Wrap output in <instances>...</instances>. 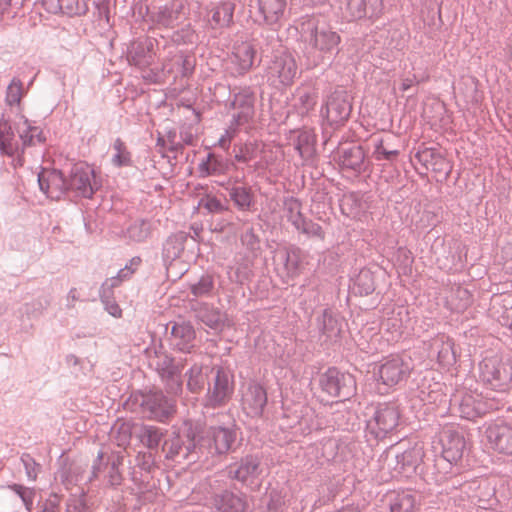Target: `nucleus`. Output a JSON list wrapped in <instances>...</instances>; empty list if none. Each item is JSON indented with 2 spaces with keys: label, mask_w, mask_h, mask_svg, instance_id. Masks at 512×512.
<instances>
[{
  "label": "nucleus",
  "mask_w": 512,
  "mask_h": 512,
  "mask_svg": "<svg viewBox=\"0 0 512 512\" xmlns=\"http://www.w3.org/2000/svg\"><path fill=\"white\" fill-rule=\"evenodd\" d=\"M301 38L304 43V56L312 66L319 65L325 59L331 60L338 52L341 41L337 32L315 18L302 23Z\"/></svg>",
  "instance_id": "obj_1"
},
{
  "label": "nucleus",
  "mask_w": 512,
  "mask_h": 512,
  "mask_svg": "<svg viewBox=\"0 0 512 512\" xmlns=\"http://www.w3.org/2000/svg\"><path fill=\"white\" fill-rule=\"evenodd\" d=\"M198 425L192 423H184L178 432L173 434L164 441L162 450L166 459L176 463L184 460L195 462L200 458L198 450Z\"/></svg>",
  "instance_id": "obj_2"
},
{
  "label": "nucleus",
  "mask_w": 512,
  "mask_h": 512,
  "mask_svg": "<svg viewBox=\"0 0 512 512\" xmlns=\"http://www.w3.org/2000/svg\"><path fill=\"white\" fill-rule=\"evenodd\" d=\"M237 433L233 427L210 426L200 432L198 429V450L200 457L226 455L232 451Z\"/></svg>",
  "instance_id": "obj_3"
},
{
  "label": "nucleus",
  "mask_w": 512,
  "mask_h": 512,
  "mask_svg": "<svg viewBox=\"0 0 512 512\" xmlns=\"http://www.w3.org/2000/svg\"><path fill=\"white\" fill-rule=\"evenodd\" d=\"M265 73L270 85L280 88L292 85L299 74V69L294 55L284 49L273 53Z\"/></svg>",
  "instance_id": "obj_4"
},
{
  "label": "nucleus",
  "mask_w": 512,
  "mask_h": 512,
  "mask_svg": "<svg viewBox=\"0 0 512 512\" xmlns=\"http://www.w3.org/2000/svg\"><path fill=\"white\" fill-rule=\"evenodd\" d=\"M480 379L490 389L505 391L512 381V361L486 357L479 364Z\"/></svg>",
  "instance_id": "obj_5"
},
{
  "label": "nucleus",
  "mask_w": 512,
  "mask_h": 512,
  "mask_svg": "<svg viewBox=\"0 0 512 512\" xmlns=\"http://www.w3.org/2000/svg\"><path fill=\"white\" fill-rule=\"evenodd\" d=\"M319 386L327 395L342 401L350 399L356 393L354 376L335 367L328 368L319 376Z\"/></svg>",
  "instance_id": "obj_6"
},
{
  "label": "nucleus",
  "mask_w": 512,
  "mask_h": 512,
  "mask_svg": "<svg viewBox=\"0 0 512 512\" xmlns=\"http://www.w3.org/2000/svg\"><path fill=\"white\" fill-rule=\"evenodd\" d=\"M233 391V375L221 367L213 368L205 396V406L212 408L224 406L231 399Z\"/></svg>",
  "instance_id": "obj_7"
},
{
  "label": "nucleus",
  "mask_w": 512,
  "mask_h": 512,
  "mask_svg": "<svg viewBox=\"0 0 512 512\" xmlns=\"http://www.w3.org/2000/svg\"><path fill=\"white\" fill-rule=\"evenodd\" d=\"M400 413L398 407L392 403L378 405L373 415L367 420L368 432L376 439L385 438L398 426Z\"/></svg>",
  "instance_id": "obj_8"
},
{
  "label": "nucleus",
  "mask_w": 512,
  "mask_h": 512,
  "mask_svg": "<svg viewBox=\"0 0 512 512\" xmlns=\"http://www.w3.org/2000/svg\"><path fill=\"white\" fill-rule=\"evenodd\" d=\"M67 178L69 192L79 197L90 199L100 188L94 170L85 163L73 165Z\"/></svg>",
  "instance_id": "obj_9"
},
{
  "label": "nucleus",
  "mask_w": 512,
  "mask_h": 512,
  "mask_svg": "<svg viewBox=\"0 0 512 512\" xmlns=\"http://www.w3.org/2000/svg\"><path fill=\"white\" fill-rule=\"evenodd\" d=\"M133 404H139L143 417L163 422L174 412V405L162 393H151L135 397Z\"/></svg>",
  "instance_id": "obj_10"
},
{
  "label": "nucleus",
  "mask_w": 512,
  "mask_h": 512,
  "mask_svg": "<svg viewBox=\"0 0 512 512\" xmlns=\"http://www.w3.org/2000/svg\"><path fill=\"white\" fill-rule=\"evenodd\" d=\"M352 110L350 97L344 90H336L329 95L321 109L330 126H338L348 120Z\"/></svg>",
  "instance_id": "obj_11"
},
{
  "label": "nucleus",
  "mask_w": 512,
  "mask_h": 512,
  "mask_svg": "<svg viewBox=\"0 0 512 512\" xmlns=\"http://www.w3.org/2000/svg\"><path fill=\"white\" fill-rule=\"evenodd\" d=\"M15 127H13L4 114L0 117V154L11 160L14 168L23 167L26 158L20 149V142L15 136Z\"/></svg>",
  "instance_id": "obj_12"
},
{
  "label": "nucleus",
  "mask_w": 512,
  "mask_h": 512,
  "mask_svg": "<svg viewBox=\"0 0 512 512\" xmlns=\"http://www.w3.org/2000/svg\"><path fill=\"white\" fill-rule=\"evenodd\" d=\"M441 454L444 460L457 463L463 456L466 447L465 438L459 429L453 425L444 426L438 436Z\"/></svg>",
  "instance_id": "obj_13"
},
{
  "label": "nucleus",
  "mask_w": 512,
  "mask_h": 512,
  "mask_svg": "<svg viewBox=\"0 0 512 512\" xmlns=\"http://www.w3.org/2000/svg\"><path fill=\"white\" fill-rule=\"evenodd\" d=\"M262 472L260 460L255 455H246L240 461L227 467L228 477L246 486H251L259 481Z\"/></svg>",
  "instance_id": "obj_14"
},
{
  "label": "nucleus",
  "mask_w": 512,
  "mask_h": 512,
  "mask_svg": "<svg viewBox=\"0 0 512 512\" xmlns=\"http://www.w3.org/2000/svg\"><path fill=\"white\" fill-rule=\"evenodd\" d=\"M120 463L119 457L107 458L105 460L103 453L100 451L93 462L91 475L88 480L91 482L103 478L107 485L111 487L120 485L122 482V475L119 471Z\"/></svg>",
  "instance_id": "obj_15"
},
{
  "label": "nucleus",
  "mask_w": 512,
  "mask_h": 512,
  "mask_svg": "<svg viewBox=\"0 0 512 512\" xmlns=\"http://www.w3.org/2000/svg\"><path fill=\"white\" fill-rule=\"evenodd\" d=\"M155 369L165 383L168 393L177 395L182 390V369L166 354L156 355Z\"/></svg>",
  "instance_id": "obj_16"
},
{
  "label": "nucleus",
  "mask_w": 512,
  "mask_h": 512,
  "mask_svg": "<svg viewBox=\"0 0 512 512\" xmlns=\"http://www.w3.org/2000/svg\"><path fill=\"white\" fill-rule=\"evenodd\" d=\"M255 93L251 87H243L234 93L231 107L236 110L233 114L232 126H241L248 123L254 116Z\"/></svg>",
  "instance_id": "obj_17"
},
{
  "label": "nucleus",
  "mask_w": 512,
  "mask_h": 512,
  "mask_svg": "<svg viewBox=\"0 0 512 512\" xmlns=\"http://www.w3.org/2000/svg\"><path fill=\"white\" fill-rule=\"evenodd\" d=\"M38 184L40 190L52 200H59L69 192L68 178L56 169H43L38 174Z\"/></svg>",
  "instance_id": "obj_18"
},
{
  "label": "nucleus",
  "mask_w": 512,
  "mask_h": 512,
  "mask_svg": "<svg viewBox=\"0 0 512 512\" xmlns=\"http://www.w3.org/2000/svg\"><path fill=\"white\" fill-rule=\"evenodd\" d=\"M411 371L409 362L399 356L387 358L379 367V377L388 387L395 386L406 380Z\"/></svg>",
  "instance_id": "obj_19"
},
{
  "label": "nucleus",
  "mask_w": 512,
  "mask_h": 512,
  "mask_svg": "<svg viewBox=\"0 0 512 512\" xmlns=\"http://www.w3.org/2000/svg\"><path fill=\"white\" fill-rule=\"evenodd\" d=\"M212 512H247L248 498L245 493L223 490L211 498Z\"/></svg>",
  "instance_id": "obj_20"
},
{
  "label": "nucleus",
  "mask_w": 512,
  "mask_h": 512,
  "mask_svg": "<svg viewBox=\"0 0 512 512\" xmlns=\"http://www.w3.org/2000/svg\"><path fill=\"white\" fill-rule=\"evenodd\" d=\"M457 408L459 416L467 420H474L492 409V404H488L478 393H465L460 399L455 397L452 400Z\"/></svg>",
  "instance_id": "obj_21"
},
{
  "label": "nucleus",
  "mask_w": 512,
  "mask_h": 512,
  "mask_svg": "<svg viewBox=\"0 0 512 512\" xmlns=\"http://www.w3.org/2000/svg\"><path fill=\"white\" fill-rule=\"evenodd\" d=\"M486 437L493 449L501 454L512 456V424L495 422L486 428Z\"/></svg>",
  "instance_id": "obj_22"
},
{
  "label": "nucleus",
  "mask_w": 512,
  "mask_h": 512,
  "mask_svg": "<svg viewBox=\"0 0 512 512\" xmlns=\"http://www.w3.org/2000/svg\"><path fill=\"white\" fill-rule=\"evenodd\" d=\"M195 239L187 232L178 231L168 236L162 244V261L168 270L174 261L184 252L187 241Z\"/></svg>",
  "instance_id": "obj_23"
},
{
  "label": "nucleus",
  "mask_w": 512,
  "mask_h": 512,
  "mask_svg": "<svg viewBox=\"0 0 512 512\" xmlns=\"http://www.w3.org/2000/svg\"><path fill=\"white\" fill-rule=\"evenodd\" d=\"M192 310L197 320L214 332H221L224 329L227 316L219 308L200 302L193 305Z\"/></svg>",
  "instance_id": "obj_24"
},
{
  "label": "nucleus",
  "mask_w": 512,
  "mask_h": 512,
  "mask_svg": "<svg viewBox=\"0 0 512 512\" xmlns=\"http://www.w3.org/2000/svg\"><path fill=\"white\" fill-rule=\"evenodd\" d=\"M346 12L349 20L377 19L383 12V0H347Z\"/></svg>",
  "instance_id": "obj_25"
},
{
  "label": "nucleus",
  "mask_w": 512,
  "mask_h": 512,
  "mask_svg": "<svg viewBox=\"0 0 512 512\" xmlns=\"http://www.w3.org/2000/svg\"><path fill=\"white\" fill-rule=\"evenodd\" d=\"M15 130L20 140V149L23 151L25 157L27 149L37 144H43L46 141L42 129L35 126L25 116L20 117V121L15 124Z\"/></svg>",
  "instance_id": "obj_26"
},
{
  "label": "nucleus",
  "mask_w": 512,
  "mask_h": 512,
  "mask_svg": "<svg viewBox=\"0 0 512 512\" xmlns=\"http://www.w3.org/2000/svg\"><path fill=\"white\" fill-rule=\"evenodd\" d=\"M267 403V393L262 385L250 382L242 394V406L248 415L259 416Z\"/></svg>",
  "instance_id": "obj_27"
},
{
  "label": "nucleus",
  "mask_w": 512,
  "mask_h": 512,
  "mask_svg": "<svg viewBox=\"0 0 512 512\" xmlns=\"http://www.w3.org/2000/svg\"><path fill=\"white\" fill-rule=\"evenodd\" d=\"M196 333L193 325L187 321H178L171 328V345L178 351L191 353L195 346Z\"/></svg>",
  "instance_id": "obj_28"
},
{
  "label": "nucleus",
  "mask_w": 512,
  "mask_h": 512,
  "mask_svg": "<svg viewBox=\"0 0 512 512\" xmlns=\"http://www.w3.org/2000/svg\"><path fill=\"white\" fill-rule=\"evenodd\" d=\"M430 354L437 356V361L442 367H450L456 363L454 342L445 334H439L431 340Z\"/></svg>",
  "instance_id": "obj_29"
},
{
  "label": "nucleus",
  "mask_w": 512,
  "mask_h": 512,
  "mask_svg": "<svg viewBox=\"0 0 512 512\" xmlns=\"http://www.w3.org/2000/svg\"><path fill=\"white\" fill-rule=\"evenodd\" d=\"M424 456L422 447L415 445L407 450L395 454L396 465L394 469L406 477L416 472Z\"/></svg>",
  "instance_id": "obj_30"
},
{
  "label": "nucleus",
  "mask_w": 512,
  "mask_h": 512,
  "mask_svg": "<svg viewBox=\"0 0 512 512\" xmlns=\"http://www.w3.org/2000/svg\"><path fill=\"white\" fill-rule=\"evenodd\" d=\"M235 3L222 0L213 3L209 12L208 22L213 29L228 28L233 23Z\"/></svg>",
  "instance_id": "obj_31"
},
{
  "label": "nucleus",
  "mask_w": 512,
  "mask_h": 512,
  "mask_svg": "<svg viewBox=\"0 0 512 512\" xmlns=\"http://www.w3.org/2000/svg\"><path fill=\"white\" fill-rule=\"evenodd\" d=\"M182 9L179 3L166 4L152 12L151 19L159 27L173 29L180 23Z\"/></svg>",
  "instance_id": "obj_32"
},
{
  "label": "nucleus",
  "mask_w": 512,
  "mask_h": 512,
  "mask_svg": "<svg viewBox=\"0 0 512 512\" xmlns=\"http://www.w3.org/2000/svg\"><path fill=\"white\" fill-rule=\"evenodd\" d=\"M152 48L153 43L148 39L132 42L128 48V62L140 69L148 67L153 61Z\"/></svg>",
  "instance_id": "obj_33"
},
{
  "label": "nucleus",
  "mask_w": 512,
  "mask_h": 512,
  "mask_svg": "<svg viewBox=\"0 0 512 512\" xmlns=\"http://www.w3.org/2000/svg\"><path fill=\"white\" fill-rule=\"evenodd\" d=\"M317 327L326 341L336 340L342 331V320L340 316L331 309L326 308L322 314L317 317Z\"/></svg>",
  "instance_id": "obj_34"
},
{
  "label": "nucleus",
  "mask_w": 512,
  "mask_h": 512,
  "mask_svg": "<svg viewBox=\"0 0 512 512\" xmlns=\"http://www.w3.org/2000/svg\"><path fill=\"white\" fill-rule=\"evenodd\" d=\"M420 496L411 490L393 491L388 495L391 512H413Z\"/></svg>",
  "instance_id": "obj_35"
},
{
  "label": "nucleus",
  "mask_w": 512,
  "mask_h": 512,
  "mask_svg": "<svg viewBox=\"0 0 512 512\" xmlns=\"http://www.w3.org/2000/svg\"><path fill=\"white\" fill-rule=\"evenodd\" d=\"M255 49L252 44L242 42L233 48L231 62L234 64L237 73L243 75L248 72L254 62Z\"/></svg>",
  "instance_id": "obj_36"
},
{
  "label": "nucleus",
  "mask_w": 512,
  "mask_h": 512,
  "mask_svg": "<svg viewBox=\"0 0 512 512\" xmlns=\"http://www.w3.org/2000/svg\"><path fill=\"white\" fill-rule=\"evenodd\" d=\"M150 233V222L139 218L130 222L125 229L118 233V236L128 243H142L148 239Z\"/></svg>",
  "instance_id": "obj_37"
},
{
  "label": "nucleus",
  "mask_w": 512,
  "mask_h": 512,
  "mask_svg": "<svg viewBox=\"0 0 512 512\" xmlns=\"http://www.w3.org/2000/svg\"><path fill=\"white\" fill-rule=\"evenodd\" d=\"M286 0H258V10L268 25L277 24L284 16Z\"/></svg>",
  "instance_id": "obj_38"
},
{
  "label": "nucleus",
  "mask_w": 512,
  "mask_h": 512,
  "mask_svg": "<svg viewBox=\"0 0 512 512\" xmlns=\"http://www.w3.org/2000/svg\"><path fill=\"white\" fill-rule=\"evenodd\" d=\"M365 153L361 146H353L343 150L340 163L343 169H349L356 173L364 171Z\"/></svg>",
  "instance_id": "obj_39"
},
{
  "label": "nucleus",
  "mask_w": 512,
  "mask_h": 512,
  "mask_svg": "<svg viewBox=\"0 0 512 512\" xmlns=\"http://www.w3.org/2000/svg\"><path fill=\"white\" fill-rule=\"evenodd\" d=\"M227 191L238 210L243 212L251 210L254 205V194L251 187L234 185L227 188Z\"/></svg>",
  "instance_id": "obj_40"
},
{
  "label": "nucleus",
  "mask_w": 512,
  "mask_h": 512,
  "mask_svg": "<svg viewBox=\"0 0 512 512\" xmlns=\"http://www.w3.org/2000/svg\"><path fill=\"white\" fill-rule=\"evenodd\" d=\"M350 290L352 293L359 296H367L373 293L375 290L373 273L369 269H361L352 279Z\"/></svg>",
  "instance_id": "obj_41"
},
{
  "label": "nucleus",
  "mask_w": 512,
  "mask_h": 512,
  "mask_svg": "<svg viewBox=\"0 0 512 512\" xmlns=\"http://www.w3.org/2000/svg\"><path fill=\"white\" fill-rule=\"evenodd\" d=\"M340 208L343 214L350 218H359L367 209L361 195L358 193L345 194L340 201Z\"/></svg>",
  "instance_id": "obj_42"
},
{
  "label": "nucleus",
  "mask_w": 512,
  "mask_h": 512,
  "mask_svg": "<svg viewBox=\"0 0 512 512\" xmlns=\"http://www.w3.org/2000/svg\"><path fill=\"white\" fill-rule=\"evenodd\" d=\"M228 169V163L220 156L208 153L205 160L199 164L201 176H217L224 174Z\"/></svg>",
  "instance_id": "obj_43"
},
{
  "label": "nucleus",
  "mask_w": 512,
  "mask_h": 512,
  "mask_svg": "<svg viewBox=\"0 0 512 512\" xmlns=\"http://www.w3.org/2000/svg\"><path fill=\"white\" fill-rule=\"evenodd\" d=\"M233 152L237 162L248 164L259 157L262 148L257 142H246L241 145H234Z\"/></svg>",
  "instance_id": "obj_44"
},
{
  "label": "nucleus",
  "mask_w": 512,
  "mask_h": 512,
  "mask_svg": "<svg viewBox=\"0 0 512 512\" xmlns=\"http://www.w3.org/2000/svg\"><path fill=\"white\" fill-rule=\"evenodd\" d=\"M302 204L294 197H287L284 200V211L286 213L287 220L294 226L295 229L299 228L305 220L302 214Z\"/></svg>",
  "instance_id": "obj_45"
},
{
  "label": "nucleus",
  "mask_w": 512,
  "mask_h": 512,
  "mask_svg": "<svg viewBox=\"0 0 512 512\" xmlns=\"http://www.w3.org/2000/svg\"><path fill=\"white\" fill-rule=\"evenodd\" d=\"M301 258L302 251L300 248L289 246L285 249L282 254V261L289 275L295 276L298 274Z\"/></svg>",
  "instance_id": "obj_46"
},
{
  "label": "nucleus",
  "mask_w": 512,
  "mask_h": 512,
  "mask_svg": "<svg viewBox=\"0 0 512 512\" xmlns=\"http://www.w3.org/2000/svg\"><path fill=\"white\" fill-rule=\"evenodd\" d=\"M7 492L20 498L25 508L30 512L35 498V489L22 484L13 483L4 488Z\"/></svg>",
  "instance_id": "obj_47"
},
{
  "label": "nucleus",
  "mask_w": 512,
  "mask_h": 512,
  "mask_svg": "<svg viewBox=\"0 0 512 512\" xmlns=\"http://www.w3.org/2000/svg\"><path fill=\"white\" fill-rule=\"evenodd\" d=\"M163 431L153 425H143L140 432L141 442L149 449H157L163 438Z\"/></svg>",
  "instance_id": "obj_48"
},
{
  "label": "nucleus",
  "mask_w": 512,
  "mask_h": 512,
  "mask_svg": "<svg viewBox=\"0 0 512 512\" xmlns=\"http://www.w3.org/2000/svg\"><path fill=\"white\" fill-rule=\"evenodd\" d=\"M203 368L201 364L194 363L190 369L186 372L187 376V388L192 393H198L202 390L205 384V376L203 374Z\"/></svg>",
  "instance_id": "obj_49"
},
{
  "label": "nucleus",
  "mask_w": 512,
  "mask_h": 512,
  "mask_svg": "<svg viewBox=\"0 0 512 512\" xmlns=\"http://www.w3.org/2000/svg\"><path fill=\"white\" fill-rule=\"evenodd\" d=\"M115 151L112 157V164L116 167L132 166L131 153L128 151L125 143L117 138L113 143Z\"/></svg>",
  "instance_id": "obj_50"
},
{
  "label": "nucleus",
  "mask_w": 512,
  "mask_h": 512,
  "mask_svg": "<svg viewBox=\"0 0 512 512\" xmlns=\"http://www.w3.org/2000/svg\"><path fill=\"white\" fill-rule=\"evenodd\" d=\"M261 49L263 53L282 50L281 39L275 29H266L261 34Z\"/></svg>",
  "instance_id": "obj_51"
},
{
  "label": "nucleus",
  "mask_w": 512,
  "mask_h": 512,
  "mask_svg": "<svg viewBox=\"0 0 512 512\" xmlns=\"http://www.w3.org/2000/svg\"><path fill=\"white\" fill-rule=\"evenodd\" d=\"M214 289V279L211 275H203L200 279L190 286L191 293L195 297L210 296Z\"/></svg>",
  "instance_id": "obj_52"
},
{
  "label": "nucleus",
  "mask_w": 512,
  "mask_h": 512,
  "mask_svg": "<svg viewBox=\"0 0 512 512\" xmlns=\"http://www.w3.org/2000/svg\"><path fill=\"white\" fill-rule=\"evenodd\" d=\"M23 95V83L19 78H13L6 90V103L10 106L19 104Z\"/></svg>",
  "instance_id": "obj_53"
},
{
  "label": "nucleus",
  "mask_w": 512,
  "mask_h": 512,
  "mask_svg": "<svg viewBox=\"0 0 512 512\" xmlns=\"http://www.w3.org/2000/svg\"><path fill=\"white\" fill-rule=\"evenodd\" d=\"M295 150L301 158L308 159L313 155V139L307 133L299 134L295 143Z\"/></svg>",
  "instance_id": "obj_54"
},
{
  "label": "nucleus",
  "mask_w": 512,
  "mask_h": 512,
  "mask_svg": "<svg viewBox=\"0 0 512 512\" xmlns=\"http://www.w3.org/2000/svg\"><path fill=\"white\" fill-rule=\"evenodd\" d=\"M399 155V151L388 150L384 147V141L381 138L374 140L373 156L377 161H393Z\"/></svg>",
  "instance_id": "obj_55"
},
{
  "label": "nucleus",
  "mask_w": 512,
  "mask_h": 512,
  "mask_svg": "<svg viewBox=\"0 0 512 512\" xmlns=\"http://www.w3.org/2000/svg\"><path fill=\"white\" fill-rule=\"evenodd\" d=\"M296 230L302 232L303 234L309 237H315L320 240H323L325 237L322 227L319 224L307 218H305L303 224L300 225L299 228H297Z\"/></svg>",
  "instance_id": "obj_56"
},
{
  "label": "nucleus",
  "mask_w": 512,
  "mask_h": 512,
  "mask_svg": "<svg viewBox=\"0 0 512 512\" xmlns=\"http://www.w3.org/2000/svg\"><path fill=\"white\" fill-rule=\"evenodd\" d=\"M66 512H90L85 495H71L66 502Z\"/></svg>",
  "instance_id": "obj_57"
},
{
  "label": "nucleus",
  "mask_w": 512,
  "mask_h": 512,
  "mask_svg": "<svg viewBox=\"0 0 512 512\" xmlns=\"http://www.w3.org/2000/svg\"><path fill=\"white\" fill-rule=\"evenodd\" d=\"M241 243L247 250L255 252L260 248L259 237L254 233L253 228L247 229L240 237Z\"/></svg>",
  "instance_id": "obj_58"
},
{
  "label": "nucleus",
  "mask_w": 512,
  "mask_h": 512,
  "mask_svg": "<svg viewBox=\"0 0 512 512\" xmlns=\"http://www.w3.org/2000/svg\"><path fill=\"white\" fill-rule=\"evenodd\" d=\"M21 462L25 468L28 480L35 481L37 479L39 465L29 454H24L21 457Z\"/></svg>",
  "instance_id": "obj_59"
},
{
  "label": "nucleus",
  "mask_w": 512,
  "mask_h": 512,
  "mask_svg": "<svg viewBox=\"0 0 512 512\" xmlns=\"http://www.w3.org/2000/svg\"><path fill=\"white\" fill-rule=\"evenodd\" d=\"M101 302L105 306V310L113 317L121 316V308L119 305L112 299V295L109 294H99Z\"/></svg>",
  "instance_id": "obj_60"
},
{
  "label": "nucleus",
  "mask_w": 512,
  "mask_h": 512,
  "mask_svg": "<svg viewBox=\"0 0 512 512\" xmlns=\"http://www.w3.org/2000/svg\"><path fill=\"white\" fill-rule=\"evenodd\" d=\"M203 205L210 213H221L227 210V207L216 197H207Z\"/></svg>",
  "instance_id": "obj_61"
},
{
  "label": "nucleus",
  "mask_w": 512,
  "mask_h": 512,
  "mask_svg": "<svg viewBox=\"0 0 512 512\" xmlns=\"http://www.w3.org/2000/svg\"><path fill=\"white\" fill-rule=\"evenodd\" d=\"M237 127L238 126H235V125L232 126V123L230 124L229 129H227L225 131V133L220 137V139L218 141L220 147H222L224 149H227L229 147L230 142H231L232 138L234 137Z\"/></svg>",
  "instance_id": "obj_62"
},
{
  "label": "nucleus",
  "mask_w": 512,
  "mask_h": 512,
  "mask_svg": "<svg viewBox=\"0 0 512 512\" xmlns=\"http://www.w3.org/2000/svg\"><path fill=\"white\" fill-rule=\"evenodd\" d=\"M283 501L277 494H271L267 504L268 512H283Z\"/></svg>",
  "instance_id": "obj_63"
},
{
  "label": "nucleus",
  "mask_w": 512,
  "mask_h": 512,
  "mask_svg": "<svg viewBox=\"0 0 512 512\" xmlns=\"http://www.w3.org/2000/svg\"><path fill=\"white\" fill-rule=\"evenodd\" d=\"M40 512H59V500L57 497L47 499L43 503Z\"/></svg>",
  "instance_id": "obj_64"
}]
</instances>
